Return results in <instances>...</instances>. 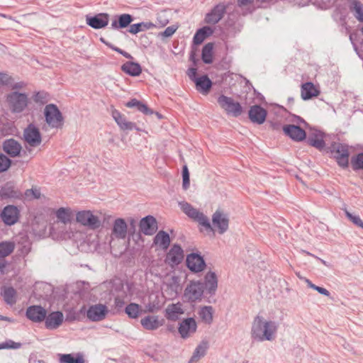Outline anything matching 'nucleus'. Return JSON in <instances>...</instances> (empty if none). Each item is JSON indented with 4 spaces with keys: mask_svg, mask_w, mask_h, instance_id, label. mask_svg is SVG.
Wrapping results in <instances>:
<instances>
[{
    "mask_svg": "<svg viewBox=\"0 0 363 363\" xmlns=\"http://www.w3.org/2000/svg\"><path fill=\"white\" fill-rule=\"evenodd\" d=\"M278 329V323L275 321L265 320L263 317L257 315L254 319L251 329L252 339L259 342L272 340Z\"/></svg>",
    "mask_w": 363,
    "mask_h": 363,
    "instance_id": "obj_1",
    "label": "nucleus"
},
{
    "mask_svg": "<svg viewBox=\"0 0 363 363\" xmlns=\"http://www.w3.org/2000/svg\"><path fill=\"white\" fill-rule=\"evenodd\" d=\"M9 108L13 113H21L28 106V95L18 91H12L6 98Z\"/></svg>",
    "mask_w": 363,
    "mask_h": 363,
    "instance_id": "obj_2",
    "label": "nucleus"
},
{
    "mask_svg": "<svg viewBox=\"0 0 363 363\" xmlns=\"http://www.w3.org/2000/svg\"><path fill=\"white\" fill-rule=\"evenodd\" d=\"M77 221L90 230H96L102 225L101 218L91 211H81L76 215Z\"/></svg>",
    "mask_w": 363,
    "mask_h": 363,
    "instance_id": "obj_3",
    "label": "nucleus"
},
{
    "mask_svg": "<svg viewBox=\"0 0 363 363\" xmlns=\"http://www.w3.org/2000/svg\"><path fill=\"white\" fill-rule=\"evenodd\" d=\"M218 103L229 116L238 117L242 113V108L240 104L235 101L231 97L220 95L218 99Z\"/></svg>",
    "mask_w": 363,
    "mask_h": 363,
    "instance_id": "obj_4",
    "label": "nucleus"
},
{
    "mask_svg": "<svg viewBox=\"0 0 363 363\" xmlns=\"http://www.w3.org/2000/svg\"><path fill=\"white\" fill-rule=\"evenodd\" d=\"M44 115L46 123L52 128L62 125L63 117L57 106L50 104L45 107Z\"/></svg>",
    "mask_w": 363,
    "mask_h": 363,
    "instance_id": "obj_5",
    "label": "nucleus"
},
{
    "mask_svg": "<svg viewBox=\"0 0 363 363\" xmlns=\"http://www.w3.org/2000/svg\"><path fill=\"white\" fill-rule=\"evenodd\" d=\"M330 152L335 154V157L337 160L338 164L346 168L349 164V150L348 146L340 143H332L330 147Z\"/></svg>",
    "mask_w": 363,
    "mask_h": 363,
    "instance_id": "obj_6",
    "label": "nucleus"
},
{
    "mask_svg": "<svg viewBox=\"0 0 363 363\" xmlns=\"http://www.w3.org/2000/svg\"><path fill=\"white\" fill-rule=\"evenodd\" d=\"M204 290V284L200 281H191L186 286L184 296V298L191 302H195L198 300H201Z\"/></svg>",
    "mask_w": 363,
    "mask_h": 363,
    "instance_id": "obj_7",
    "label": "nucleus"
},
{
    "mask_svg": "<svg viewBox=\"0 0 363 363\" xmlns=\"http://www.w3.org/2000/svg\"><path fill=\"white\" fill-rule=\"evenodd\" d=\"M23 139L30 147L39 146L42 142L39 128L34 124L30 123L23 130Z\"/></svg>",
    "mask_w": 363,
    "mask_h": 363,
    "instance_id": "obj_8",
    "label": "nucleus"
},
{
    "mask_svg": "<svg viewBox=\"0 0 363 363\" xmlns=\"http://www.w3.org/2000/svg\"><path fill=\"white\" fill-rule=\"evenodd\" d=\"M188 217L198 222L199 225L203 226L207 233H211L212 235H215V230L212 227L208 218L205 216L202 212H200L193 206L186 214Z\"/></svg>",
    "mask_w": 363,
    "mask_h": 363,
    "instance_id": "obj_9",
    "label": "nucleus"
},
{
    "mask_svg": "<svg viewBox=\"0 0 363 363\" xmlns=\"http://www.w3.org/2000/svg\"><path fill=\"white\" fill-rule=\"evenodd\" d=\"M212 223L213 226L218 229L219 234L225 233L228 229V217L220 210H216L213 214Z\"/></svg>",
    "mask_w": 363,
    "mask_h": 363,
    "instance_id": "obj_10",
    "label": "nucleus"
},
{
    "mask_svg": "<svg viewBox=\"0 0 363 363\" xmlns=\"http://www.w3.org/2000/svg\"><path fill=\"white\" fill-rule=\"evenodd\" d=\"M184 259V251L179 245H174L167 252L165 262L172 267L179 264Z\"/></svg>",
    "mask_w": 363,
    "mask_h": 363,
    "instance_id": "obj_11",
    "label": "nucleus"
},
{
    "mask_svg": "<svg viewBox=\"0 0 363 363\" xmlns=\"http://www.w3.org/2000/svg\"><path fill=\"white\" fill-rule=\"evenodd\" d=\"M108 313L107 307L101 303L91 306L86 311L87 318L94 322L104 320Z\"/></svg>",
    "mask_w": 363,
    "mask_h": 363,
    "instance_id": "obj_12",
    "label": "nucleus"
},
{
    "mask_svg": "<svg viewBox=\"0 0 363 363\" xmlns=\"http://www.w3.org/2000/svg\"><path fill=\"white\" fill-rule=\"evenodd\" d=\"M228 5L218 4L206 15L205 22L208 24H216L220 21L226 12Z\"/></svg>",
    "mask_w": 363,
    "mask_h": 363,
    "instance_id": "obj_13",
    "label": "nucleus"
},
{
    "mask_svg": "<svg viewBox=\"0 0 363 363\" xmlns=\"http://www.w3.org/2000/svg\"><path fill=\"white\" fill-rule=\"evenodd\" d=\"M187 267L194 272H200L206 267V262L200 255L191 253L188 255L186 259Z\"/></svg>",
    "mask_w": 363,
    "mask_h": 363,
    "instance_id": "obj_14",
    "label": "nucleus"
},
{
    "mask_svg": "<svg viewBox=\"0 0 363 363\" xmlns=\"http://www.w3.org/2000/svg\"><path fill=\"white\" fill-rule=\"evenodd\" d=\"M19 216V211L15 206L9 205L4 207L1 213V218L3 222L7 225L15 224Z\"/></svg>",
    "mask_w": 363,
    "mask_h": 363,
    "instance_id": "obj_15",
    "label": "nucleus"
},
{
    "mask_svg": "<svg viewBox=\"0 0 363 363\" xmlns=\"http://www.w3.org/2000/svg\"><path fill=\"white\" fill-rule=\"evenodd\" d=\"M139 227L144 235H152L157 230V223L155 217L147 216L140 220Z\"/></svg>",
    "mask_w": 363,
    "mask_h": 363,
    "instance_id": "obj_16",
    "label": "nucleus"
},
{
    "mask_svg": "<svg viewBox=\"0 0 363 363\" xmlns=\"http://www.w3.org/2000/svg\"><path fill=\"white\" fill-rule=\"evenodd\" d=\"M283 131L294 141L300 142L306 138V133L300 126L296 125H285Z\"/></svg>",
    "mask_w": 363,
    "mask_h": 363,
    "instance_id": "obj_17",
    "label": "nucleus"
},
{
    "mask_svg": "<svg viewBox=\"0 0 363 363\" xmlns=\"http://www.w3.org/2000/svg\"><path fill=\"white\" fill-rule=\"evenodd\" d=\"M3 150L11 157L21 155L22 146L21 143L13 138L6 139L2 144Z\"/></svg>",
    "mask_w": 363,
    "mask_h": 363,
    "instance_id": "obj_18",
    "label": "nucleus"
},
{
    "mask_svg": "<svg viewBox=\"0 0 363 363\" xmlns=\"http://www.w3.org/2000/svg\"><path fill=\"white\" fill-rule=\"evenodd\" d=\"M47 311L40 306H31L26 310V317L35 323L43 321L46 317Z\"/></svg>",
    "mask_w": 363,
    "mask_h": 363,
    "instance_id": "obj_19",
    "label": "nucleus"
},
{
    "mask_svg": "<svg viewBox=\"0 0 363 363\" xmlns=\"http://www.w3.org/2000/svg\"><path fill=\"white\" fill-rule=\"evenodd\" d=\"M248 114L252 123L260 125L264 123L267 112L260 106L255 105L250 107Z\"/></svg>",
    "mask_w": 363,
    "mask_h": 363,
    "instance_id": "obj_20",
    "label": "nucleus"
},
{
    "mask_svg": "<svg viewBox=\"0 0 363 363\" xmlns=\"http://www.w3.org/2000/svg\"><path fill=\"white\" fill-rule=\"evenodd\" d=\"M196 323L193 318H188L183 320L179 327V333L184 339L187 338L191 333H194L196 330Z\"/></svg>",
    "mask_w": 363,
    "mask_h": 363,
    "instance_id": "obj_21",
    "label": "nucleus"
},
{
    "mask_svg": "<svg viewBox=\"0 0 363 363\" xmlns=\"http://www.w3.org/2000/svg\"><path fill=\"white\" fill-rule=\"evenodd\" d=\"M86 23L93 28L100 29L104 28L108 23V14L101 13L94 16L86 17Z\"/></svg>",
    "mask_w": 363,
    "mask_h": 363,
    "instance_id": "obj_22",
    "label": "nucleus"
},
{
    "mask_svg": "<svg viewBox=\"0 0 363 363\" xmlns=\"http://www.w3.org/2000/svg\"><path fill=\"white\" fill-rule=\"evenodd\" d=\"M64 320L63 313L61 311L52 312L45 318V327L49 330H54L59 328Z\"/></svg>",
    "mask_w": 363,
    "mask_h": 363,
    "instance_id": "obj_23",
    "label": "nucleus"
},
{
    "mask_svg": "<svg viewBox=\"0 0 363 363\" xmlns=\"http://www.w3.org/2000/svg\"><path fill=\"white\" fill-rule=\"evenodd\" d=\"M128 233V225L123 218H117L114 220L112 235L118 239H125Z\"/></svg>",
    "mask_w": 363,
    "mask_h": 363,
    "instance_id": "obj_24",
    "label": "nucleus"
},
{
    "mask_svg": "<svg viewBox=\"0 0 363 363\" xmlns=\"http://www.w3.org/2000/svg\"><path fill=\"white\" fill-rule=\"evenodd\" d=\"M162 298L157 294H152L148 297V302L144 303V313H154L159 311L162 306Z\"/></svg>",
    "mask_w": 363,
    "mask_h": 363,
    "instance_id": "obj_25",
    "label": "nucleus"
},
{
    "mask_svg": "<svg viewBox=\"0 0 363 363\" xmlns=\"http://www.w3.org/2000/svg\"><path fill=\"white\" fill-rule=\"evenodd\" d=\"M163 319L157 315H147L140 320L142 326L147 330H155L163 325Z\"/></svg>",
    "mask_w": 363,
    "mask_h": 363,
    "instance_id": "obj_26",
    "label": "nucleus"
},
{
    "mask_svg": "<svg viewBox=\"0 0 363 363\" xmlns=\"http://www.w3.org/2000/svg\"><path fill=\"white\" fill-rule=\"evenodd\" d=\"M184 313L182 305L178 302L168 305L165 309V317L170 320L175 321L179 319V315Z\"/></svg>",
    "mask_w": 363,
    "mask_h": 363,
    "instance_id": "obj_27",
    "label": "nucleus"
},
{
    "mask_svg": "<svg viewBox=\"0 0 363 363\" xmlns=\"http://www.w3.org/2000/svg\"><path fill=\"white\" fill-rule=\"evenodd\" d=\"M319 94L320 91L312 82H306L301 85V96L304 101L318 96Z\"/></svg>",
    "mask_w": 363,
    "mask_h": 363,
    "instance_id": "obj_28",
    "label": "nucleus"
},
{
    "mask_svg": "<svg viewBox=\"0 0 363 363\" xmlns=\"http://www.w3.org/2000/svg\"><path fill=\"white\" fill-rule=\"evenodd\" d=\"M194 83L196 89L203 94H207L212 86V82L207 75H203L195 79Z\"/></svg>",
    "mask_w": 363,
    "mask_h": 363,
    "instance_id": "obj_29",
    "label": "nucleus"
},
{
    "mask_svg": "<svg viewBox=\"0 0 363 363\" xmlns=\"http://www.w3.org/2000/svg\"><path fill=\"white\" fill-rule=\"evenodd\" d=\"M203 284L209 294H214L218 287V279L216 273L208 272L205 276V284Z\"/></svg>",
    "mask_w": 363,
    "mask_h": 363,
    "instance_id": "obj_30",
    "label": "nucleus"
},
{
    "mask_svg": "<svg viewBox=\"0 0 363 363\" xmlns=\"http://www.w3.org/2000/svg\"><path fill=\"white\" fill-rule=\"evenodd\" d=\"M133 21V17L128 13H123L118 16V20L111 23V28L122 29L127 28Z\"/></svg>",
    "mask_w": 363,
    "mask_h": 363,
    "instance_id": "obj_31",
    "label": "nucleus"
},
{
    "mask_svg": "<svg viewBox=\"0 0 363 363\" xmlns=\"http://www.w3.org/2000/svg\"><path fill=\"white\" fill-rule=\"evenodd\" d=\"M121 70L130 76L137 77L141 74L142 67L137 62H126L121 66Z\"/></svg>",
    "mask_w": 363,
    "mask_h": 363,
    "instance_id": "obj_32",
    "label": "nucleus"
},
{
    "mask_svg": "<svg viewBox=\"0 0 363 363\" xmlns=\"http://www.w3.org/2000/svg\"><path fill=\"white\" fill-rule=\"evenodd\" d=\"M0 196L2 199H16L20 196V192L16 189L11 183H6L0 190Z\"/></svg>",
    "mask_w": 363,
    "mask_h": 363,
    "instance_id": "obj_33",
    "label": "nucleus"
},
{
    "mask_svg": "<svg viewBox=\"0 0 363 363\" xmlns=\"http://www.w3.org/2000/svg\"><path fill=\"white\" fill-rule=\"evenodd\" d=\"M213 32V29L209 26H203L199 29L194 34L193 38L194 44L197 45L201 44L207 37L212 35Z\"/></svg>",
    "mask_w": 363,
    "mask_h": 363,
    "instance_id": "obj_34",
    "label": "nucleus"
},
{
    "mask_svg": "<svg viewBox=\"0 0 363 363\" xmlns=\"http://www.w3.org/2000/svg\"><path fill=\"white\" fill-rule=\"evenodd\" d=\"M349 9L354 17L360 23H363V4L359 0H353L349 4Z\"/></svg>",
    "mask_w": 363,
    "mask_h": 363,
    "instance_id": "obj_35",
    "label": "nucleus"
},
{
    "mask_svg": "<svg viewBox=\"0 0 363 363\" xmlns=\"http://www.w3.org/2000/svg\"><path fill=\"white\" fill-rule=\"evenodd\" d=\"M208 347V342L202 341L195 349L189 363L197 362L201 357H204Z\"/></svg>",
    "mask_w": 363,
    "mask_h": 363,
    "instance_id": "obj_36",
    "label": "nucleus"
},
{
    "mask_svg": "<svg viewBox=\"0 0 363 363\" xmlns=\"http://www.w3.org/2000/svg\"><path fill=\"white\" fill-rule=\"evenodd\" d=\"M154 243L163 250H167L170 244V238L167 233L160 230L154 238Z\"/></svg>",
    "mask_w": 363,
    "mask_h": 363,
    "instance_id": "obj_37",
    "label": "nucleus"
},
{
    "mask_svg": "<svg viewBox=\"0 0 363 363\" xmlns=\"http://www.w3.org/2000/svg\"><path fill=\"white\" fill-rule=\"evenodd\" d=\"M126 106L128 108H136L139 111L145 115H152L155 113L151 108L147 107V105L136 99H133L128 101L126 104Z\"/></svg>",
    "mask_w": 363,
    "mask_h": 363,
    "instance_id": "obj_38",
    "label": "nucleus"
},
{
    "mask_svg": "<svg viewBox=\"0 0 363 363\" xmlns=\"http://www.w3.org/2000/svg\"><path fill=\"white\" fill-rule=\"evenodd\" d=\"M84 355L81 352L76 354L74 357L72 354H60V362L62 363H84Z\"/></svg>",
    "mask_w": 363,
    "mask_h": 363,
    "instance_id": "obj_39",
    "label": "nucleus"
},
{
    "mask_svg": "<svg viewBox=\"0 0 363 363\" xmlns=\"http://www.w3.org/2000/svg\"><path fill=\"white\" fill-rule=\"evenodd\" d=\"M17 247L20 255L22 256H26L30 251L31 242L29 241L26 236H22L18 241Z\"/></svg>",
    "mask_w": 363,
    "mask_h": 363,
    "instance_id": "obj_40",
    "label": "nucleus"
},
{
    "mask_svg": "<svg viewBox=\"0 0 363 363\" xmlns=\"http://www.w3.org/2000/svg\"><path fill=\"white\" fill-rule=\"evenodd\" d=\"M56 217L64 224H67L71 222L72 212L70 208L61 207L56 211Z\"/></svg>",
    "mask_w": 363,
    "mask_h": 363,
    "instance_id": "obj_41",
    "label": "nucleus"
},
{
    "mask_svg": "<svg viewBox=\"0 0 363 363\" xmlns=\"http://www.w3.org/2000/svg\"><path fill=\"white\" fill-rule=\"evenodd\" d=\"M168 294L172 297H176L178 293L181 291V287L179 284V279L177 277H172L170 282L166 284Z\"/></svg>",
    "mask_w": 363,
    "mask_h": 363,
    "instance_id": "obj_42",
    "label": "nucleus"
},
{
    "mask_svg": "<svg viewBox=\"0 0 363 363\" xmlns=\"http://www.w3.org/2000/svg\"><path fill=\"white\" fill-rule=\"evenodd\" d=\"M213 43H208L202 49L201 59L206 64H211L213 62Z\"/></svg>",
    "mask_w": 363,
    "mask_h": 363,
    "instance_id": "obj_43",
    "label": "nucleus"
},
{
    "mask_svg": "<svg viewBox=\"0 0 363 363\" xmlns=\"http://www.w3.org/2000/svg\"><path fill=\"white\" fill-rule=\"evenodd\" d=\"M125 311L130 318H137L140 314L144 313V309H142L138 304L135 303L128 304L125 307Z\"/></svg>",
    "mask_w": 363,
    "mask_h": 363,
    "instance_id": "obj_44",
    "label": "nucleus"
},
{
    "mask_svg": "<svg viewBox=\"0 0 363 363\" xmlns=\"http://www.w3.org/2000/svg\"><path fill=\"white\" fill-rule=\"evenodd\" d=\"M155 27V25L151 22H141L130 25L128 31L132 34H136L139 32L151 29Z\"/></svg>",
    "mask_w": 363,
    "mask_h": 363,
    "instance_id": "obj_45",
    "label": "nucleus"
},
{
    "mask_svg": "<svg viewBox=\"0 0 363 363\" xmlns=\"http://www.w3.org/2000/svg\"><path fill=\"white\" fill-rule=\"evenodd\" d=\"M213 309L212 306H203L199 312L200 318L207 324H211L213 321Z\"/></svg>",
    "mask_w": 363,
    "mask_h": 363,
    "instance_id": "obj_46",
    "label": "nucleus"
},
{
    "mask_svg": "<svg viewBox=\"0 0 363 363\" xmlns=\"http://www.w3.org/2000/svg\"><path fill=\"white\" fill-rule=\"evenodd\" d=\"M4 299L7 304L11 306L16 302V291L13 287H5L2 294Z\"/></svg>",
    "mask_w": 363,
    "mask_h": 363,
    "instance_id": "obj_47",
    "label": "nucleus"
},
{
    "mask_svg": "<svg viewBox=\"0 0 363 363\" xmlns=\"http://www.w3.org/2000/svg\"><path fill=\"white\" fill-rule=\"evenodd\" d=\"M15 244L12 242H2L0 243V258L9 256L14 250Z\"/></svg>",
    "mask_w": 363,
    "mask_h": 363,
    "instance_id": "obj_48",
    "label": "nucleus"
},
{
    "mask_svg": "<svg viewBox=\"0 0 363 363\" xmlns=\"http://www.w3.org/2000/svg\"><path fill=\"white\" fill-rule=\"evenodd\" d=\"M308 143L310 145L315 147V148H317L320 150H323L325 147V145L323 139L317 135L310 136L308 138Z\"/></svg>",
    "mask_w": 363,
    "mask_h": 363,
    "instance_id": "obj_49",
    "label": "nucleus"
},
{
    "mask_svg": "<svg viewBox=\"0 0 363 363\" xmlns=\"http://www.w3.org/2000/svg\"><path fill=\"white\" fill-rule=\"evenodd\" d=\"M351 164L354 170L363 169V152L352 157Z\"/></svg>",
    "mask_w": 363,
    "mask_h": 363,
    "instance_id": "obj_50",
    "label": "nucleus"
},
{
    "mask_svg": "<svg viewBox=\"0 0 363 363\" xmlns=\"http://www.w3.org/2000/svg\"><path fill=\"white\" fill-rule=\"evenodd\" d=\"M11 160L3 153H0V172H6L11 166Z\"/></svg>",
    "mask_w": 363,
    "mask_h": 363,
    "instance_id": "obj_51",
    "label": "nucleus"
},
{
    "mask_svg": "<svg viewBox=\"0 0 363 363\" xmlns=\"http://www.w3.org/2000/svg\"><path fill=\"white\" fill-rule=\"evenodd\" d=\"M33 101L40 105L45 104L48 102V94L45 91L36 92L33 96Z\"/></svg>",
    "mask_w": 363,
    "mask_h": 363,
    "instance_id": "obj_52",
    "label": "nucleus"
},
{
    "mask_svg": "<svg viewBox=\"0 0 363 363\" xmlns=\"http://www.w3.org/2000/svg\"><path fill=\"white\" fill-rule=\"evenodd\" d=\"M345 213L347 216V218L352 222L354 225H356L358 227H360L363 229V221L361 220L359 216L352 215L351 213H350L347 208L344 209Z\"/></svg>",
    "mask_w": 363,
    "mask_h": 363,
    "instance_id": "obj_53",
    "label": "nucleus"
},
{
    "mask_svg": "<svg viewBox=\"0 0 363 363\" xmlns=\"http://www.w3.org/2000/svg\"><path fill=\"white\" fill-rule=\"evenodd\" d=\"M182 187L184 190H186L190 185L189 172L186 165H184L182 168Z\"/></svg>",
    "mask_w": 363,
    "mask_h": 363,
    "instance_id": "obj_54",
    "label": "nucleus"
},
{
    "mask_svg": "<svg viewBox=\"0 0 363 363\" xmlns=\"http://www.w3.org/2000/svg\"><path fill=\"white\" fill-rule=\"evenodd\" d=\"M21 346L19 342H15L12 340L7 341L0 344V350L2 349H18Z\"/></svg>",
    "mask_w": 363,
    "mask_h": 363,
    "instance_id": "obj_55",
    "label": "nucleus"
},
{
    "mask_svg": "<svg viewBox=\"0 0 363 363\" xmlns=\"http://www.w3.org/2000/svg\"><path fill=\"white\" fill-rule=\"evenodd\" d=\"M112 116L120 128L123 125V123L127 121L124 116L121 115V113L116 110L113 111Z\"/></svg>",
    "mask_w": 363,
    "mask_h": 363,
    "instance_id": "obj_56",
    "label": "nucleus"
},
{
    "mask_svg": "<svg viewBox=\"0 0 363 363\" xmlns=\"http://www.w3.org/2000/svg\"><path fill=\"white\" fill-rule=\"evenodd\" d=\"M26 196H30L32 195L34 199H40V191L38 189H27L25 193Z\"/></svg>",
    "mask_w": 363,
    "mask_h": 363,
    "instance_id": "obj_57",
    "label": "nucleus"
},
{
    "mask_svg": "<svg viewBox=\"0 0 363 363\" xmlns=\"http://www.w3.org/2000/svg\"><path fill=\"white\" fill-rule=\"evenodd\" d=\"M176 27L174 26H169L166 28V29L161 33V35L164 37L169 38L171 37L177 30Z\"/></svg>",
    "mask_w": 363,
    "mask_h": 363,
    "instance_id": "obj_58",
    "label": "nucleus"
},
{
    "mask_svg": "<svg viewBox=\"0 0 363 363\" xmlns=\"http://www.w3.org/2000/svg\"><path fill=\"white\" fill-rule=\"evenodd\" d=\"M179 206L182 211L186 215L191 208L192 206L186 201H179Z\"/></svg>",
    "mask_w": 363,
    "mask_h": 363,
    "instance_id": "obj_59",
    "label": "nucleus"
},
{
    "mask_svg": "<svg viewBox=\"0 0 363 363\" xmlns=\"http://www.w3.org/2000/svg\"><path fill=\"white\" fill-rule=\"evenodd\" d=\"M129 228H128V233L133 235L136 230V220L133 218L129 220Z\"/></svg>",
    "mask_w": 363,
    "mask_h": 363,
    "instance_id": "obj_60",
    "label": "nucleus"
},
{
    "mask_svg": "<svg viewBox=\"0 0 363 363\" xmlns=\"http://www.w3.org/2000/svg\"><path fill=\"white\" fill-rule=\"evenodd\" d=\"M136 128V125L134 123L125 121L123 125L121 127V129L123 130H132Z\"/></svg>",
    "mask_w": 363,
    "mask_h": 363,
    "instance_id": "obj_61",
    "label": "nucleus"
},
{
    "mask_svg": "<svg viewBox=\"0 0 363 363\" xmlns=\"http://www.w3.org/2000/svg\"><path fill=\"white\" fill-rule=\"evenodd\" d=\"M197 74V69L195 67H190L187 71V75L189 76V79L192 80L194 82L195 79H197L196 77Z\"/></svg>",
    "mask_w": 363,
    "mask_h": 363,
    "instance_id": "obj_62",
    "label": "nucleus"
},
{
    "mask_svg": "<svg viewBox=\"0 0 363 363\" xmlns=\"http://www.w3.org/2000/svg\"><path fill=\"white\" fill-rule=\"evenodd\" d=\"M315 288L316 289H315L314 290L317 291L318 293H320L322 295L329 296L330 294V292L325 288H323V287H320L318 286H316Z\"/></svg>",
    "mask_w": 363,
    "mask_h": 363,
    "instance_id": "obj_63",
    "label": "nucleus"
},
{
    "mask_svg": "<svg viewBox=\"0 0 363 363\" xmlns=\"http://www.w3.org/2000/svg\"><path fill=\"white\" fill-rule=\"evenodd\" d=\"M163 14H160L157 16V21L160 23L161 26H164L169 23V20L167 18H163Z\"/></svg>",
    "mask_w": 363,
    "mask_h": 363,
    "instance_id": "obj_64",
    "label": "nucleus"
}]
</instances>
